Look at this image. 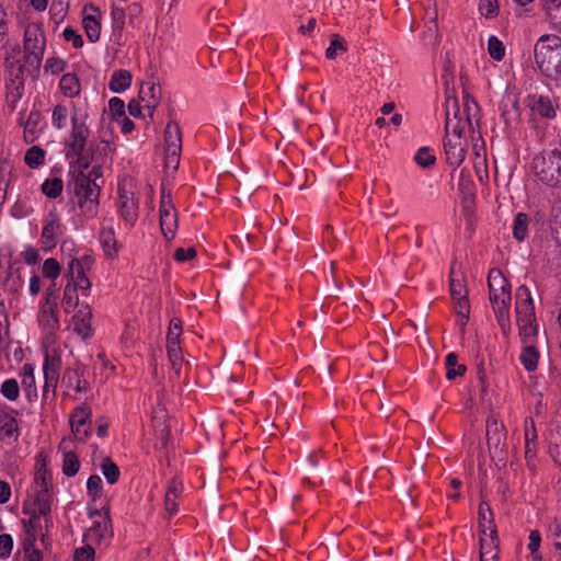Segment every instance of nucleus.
<instances>
[{"mask_svg":"<svg viewBox=\"0 0 561 561\" xmlns=\"http://www.w3.org/2000/svg\"><path fill=\"white\" fill-rule=\"evenodd\" d=\"M478 108V104L465 96V108L461 111L458 100L453 96H447L445 101V129L446 140L444 149L446 154V162L454 170L457 169L465 160L467 153L468 142L462 137L467 127H471V108Z\"/></svg>","mask_w":561,"mask_h":561,"instance_id":"obj_1","label":"nucleus"},{"mask_svg":"<svg viewBox=\"0 0 561 561\" xmlns=\"http://www.w3.org/2000/svg\"><path fill=\"white\" fill-rule=\"evenodd\" d=\"M88 114L79 108L73 110L71 114V131L66 146L68 153L76 158L79 168L87 170L91 162L102 163L107 156L111 145L106 140L90 141V129L87 125Z\"/></svg>","mask_w":561,"mask_h":561,"instance_id":"obj_2","label":"nucleus"},{"mask_svg":"<svg viewBox=\"0 0 561 561\" xmlns=\"http://www.w3.org/2000/svg\"><path fill=\"white\" fill-rule=\"evenodd\" d=\"M534 59L539 72L548 80L561 81V37L541 35L534 45Z\"/></svg>","mask_w":561,"mask_h":561,"instance_id":"obj_3","label":"nucleus"},{"mask_svg":"<svg viewBox=\"0 0 561 561\" xmlns=\"http://www.w3.org/2000/svg\"><path fill=\"white\" fill-rule=\"evenodd\" d=\"M515 313L523 343H531L538 334L535 305L528 286L520 285L515 291Z\"/></svg>","mask_w":561,"mask_h":561,"instance_id":"obj_4","label":"nucleus"},{"mask_svg":"<svg viewBox=\"0 0 561 561\" xmlns=\"http://www.w3.org/2000/svg\"><path fill=\"white\" fill-rule=\"evenodd\" d=\"M75 195L78 198V205L81 213L92 218L98 213L99 197L101 187L98 183H91L84 178V171L81 170L73 182Z\"/></svg>","mask_w":561,"mask_h":561,"instance_id":"obj_5","label":"nucleus"},{"mask_svg":"<svg viewBox=\"0 0 561 561\" xmlns=\"http://www.w3.org/2000/svg\"><path fill=\"white\" fill-rule=\"evenodd\" d=\"M554 149L546 150L534 158L533 168L538 180L546 185H561V165Z\"/></svg>","mask_w":561,"mask_h":561,"instance_id":"obj_6","label":"nucleus"},{"mask_svg":"<svg viewBox=\"0 0 561 561\" xmlns=\"http://www.w3.org/2000/svg\"><path fill=\"white\" fill-rule=\"evenodd\" d=\"M490 302L493 311L511 308L512 295L511 285L499 268H491L488 275Z\"/></svg>","mask_w":561,"mask_h":561,"instance_id":"obj_7","label":"nucleus"},{"mask_svg":"<svg viewBox=\"0 0 561 561\" xmlns=\"http://www.w3.org/2000/svg\"><path fill=\"white\" fill-rule=\"evenodd\" d=\"M46 38L42 28L37 25H28L24 32V53L26 61L38 67L42 62Z\"/></svg>","mask_w":561,"mask_h":561,"instance_id":"obj_8","label":"nucleus"},{"mask_svg":"<svg viewBox=\"0 0 561 561\" xmlns=\"http://www.w3.org/2000/svg\"><path fill=\"white\" fill-rule=\"evenodd\" d=\"M160 228L167 241H171L178 230V211L171 198L170 193L162 191L160 199Z\"/></svg>","mask_w":561,"mask_h":561,"instance_id":"obj_9","label":"nucleus"},{"mask_svg":"<svg viewBox=\"0 0 561 561\" xmlns=\"http://www.w3.org/2000/svg\"><path fill=\"white\" fill-rule=\"evenodd\" d=\"M34 500L32 504H25L24 513L30 515L28 524L36 530L37 527L42 528L37 514H47L51 511L53 496L49 489L33 490Z\"/></svg>","mask_w":561,"mask_h":561,"instance_id":"obj_10","label":"nucleus"},{"mask_svg":"<svg viewBox=\"0 0 561 561\" xmlns=\"http://www.w3.org/2000/svg\"><path fill=\"white\" fill-rule=\"evenodd\" d=\"M527 106L530 108L534 116L546 119L556 118L557 110L559 108L557 100L550 95L538 93L529 94L527 96Z\"/></svg>","mask_w":561,"mask_h":561,"instance_id":"obj_11","label":"nucleus"},{"mask_svg":"<svg viewBox=\"0 0 561 561\" xmlns=\"http://www.w3.org/2000/svg\"><path fill=\"white\" fill-rule=\"evenodd\" d=\"M117 210L124 224L133 228L138 219V201L133 192L118 191Z\"/></svg>","mask_w":561,"mask_h":561,"instance_id":"obj_12","label":"nucleus"},{"mask_svg":"<svg viewBox=\"0 0 561 561\" xmlns=\"http://www.w3.org/2000/svg\"><path fill=\"white\" fill-rule=\"evenodd\" d=\"M92 264V259L89 255H84L81 259H72L68 265L69 282L77 287V290H89L91 283L85 275V268Z\"/></svg>","mask_w":561,"mask_h":561,"instance_id":"obj_13","label":"nucleus"},{"mask_svg":"<svg viewBox=\"0 0 561 561\" xmlns=\"http://www.w3.org/2000/svg\"><path fill=\"white\" fill-rule=\"evenodd\" d=\"M506 433L503 423L495 414H491L486 420V442L488 446L495 451H502L505 445Z\"/></svg>","mask_w":561,"mask_h":561,"instance_id":"obj_14","label":"nucleus"},{"mask_svg":"<svg viewBox=\"0 0 561 561\" xmlns=\"http://www.w3.org/2000/svg\"><path fill=\"white\" fill-rule=\"evenodd\" d=\"M59 369H60V359L56 357H49L48 354L45 356L43 373H44V389L43 397L44 399L48 398L49 391H51L53 397L55 396L58 379H59Z\"/></svg>","mask_w":561,"mask_h":561,"instance_id":"obj_15","label":"nucleus"},{"mask_svg":"<svg viewBox=\"0 0 561 561\" xmlns=\"http://www.w3.org/2000/svg\"><path fill=\"white\" fill-rule=\"evenodd\" d=\"M91 417V410L88 405H80L75 409L70 415L71 430L75 437L84 442L90 435V431L87 426L88 421Z\"/></svg>","mask_w":561,"mask_h":561,"instance_id":"obj_16","label":"nucleus"},{"mask_svg":"<svg viewBox=\"0 0 561 561\" xmlns=\"http://www.w3.org/2000/svg\"><path fill=\"white\" fill-rule=\"evenodd\" d=\"M60 233V220L54 213H49L44 219L41 242L44 250H51L56 247Z\"/></svg>","mask_w":561,"mask_h":561,"instance_id":"obj_17","label":"nucleus"},{"mask_svg":"<svg viewBox=\"0 0 561 561\" xmlns=\"http://www.w3.org/2000/svg\"><path fill=\"white\" fill-rule=\"evenodd\" d=\"M37 321L46 335L54 336L60 328L58 306L39 305Z\"/></svg>","mask_w":561,"mask_h":561,"instance_id":"obj_18","label":"nucleus"},{"mask_svg":"<svg viewBox=\"0 0 561 561\" xmlns=\"http://www.w3.org/2000/svg\"><path fill=\"white\" fill-rule=\"evenodd\" d=\"M92 311L88 304H82L72 317L73 331L82 339H89L93 335L91 325Z\"/></svg>","mask_w":561,"mask_h":561,"instance_id":"obj_19","label":"nucleus"},{"mask_svg":"<svg viewBox=\"0 0 561 561\" xmlns=\"http://www.w3.org/2000/svg\"><path fill=\"white\" fill-rule=\"evenodd\" d=\"M162 89L159 83L145 82L139 90V100L144 104V108L148 110L149 116L152 117L153 111L160 103Z\"/></svg>","mask_w":561,"mask_h":561,"instance_id":"obj_20","label":"nucleus"},{"mask_svg":"<svg viewBox=\"0 0 561 561\" xmlns=\"http://www.w3.org/2000/svg\"><path fill=\"white\" fill-rule=\"evenodd\" d=\"M62 383L67 388H73L77 392H85L89 390V382L84 378V369L80 365L66 369L62 376Z\"/></svg>","mask_w":561,"mask_h":561,"instance_id":"obj_21","label":"nucleus"},{"mask_svg":"<svg viewBox=\"0 0 561 561\" xmlns=\"http://www.w3.org/2000/svg\"><path fill=\"white\" fill-rule=\"evenodd\" d=\"M90 10L93 13H85L83 15L82 24L88 39L95 43L99 41L101 35V23L99 21L100 11L93 5L90 7Z\"/></svg>","mask_w":561,"mask_h":561,"instance_id":"obj_22","label":"nucleus"},{"mask_svg":"<svg viewBox=\"0 0 561 561\" xmlns=\"http://www.w3.org/2000/svg\"><path fill=\"white\" fill-rule=\"evenodd\" d=\"M112 535L111 519L108 512H106L101 522H94L93 526L89 529L87 537L92 541L101 543L108 541Z\"/></svg>","mask_w":561,"mask_h":561,"instance_id":"obj_23","label":"nucleus"},{"mask_svg":"<svg viewBox=\"0 0 561 561\" xmlns=\"http://www.w3.org/2000/svg\"><path fill=\"white\" fill-rule=\"evenodd\" d=\"M0 434L3 439L16 440L19 436L16 420L5 411L0 410Z\"/></svg>","mask_w":561,"mask_h":561,"instance_id":"obj_24","label":"nucleus"},{"mask_svg":"<svg viewBox=\"0 0 561 561\" xmlns=\"http://www.w3.org/2000/svg\"><path fill=\"white\" fill-rule=\"evenodd\" d=\"M131 84V73L128 70L119 69L113 72L108 88L112 92L121 93Z\"/></svg>","mask_w":561,"mask_h":561,"instance_id":"obj_25","label":"nucleus"},{"mask_svg":"<svg viewBox=\"0 0 561 561\" xmlns=\"http://www.w3.org/2000/svg\"><path fill=\"white\" fill-rule=\"evenodd\" d=\"M164 141L167 149L182 150V134L176 123L170 122L164 130Z\"/></svg>","mask_w":561,"mask_h":561,"instance_id":"obj_26","label":"nucleus"},{"mask_svg":"<svg viewBox=\"0 0 561 561\" xmlns=\"http://www.w3.org/2000/svg\"><path fill=\"white\" fill-rule=\"evenodd\" d=\"M550 24L561 31V0H541Z\"/></svg>","mask_w":561,"mask_h":561,"instance_id":"obj_27","label":"nucleus"},{"mask_svg":"<svg viewBox=\"0 0 561 561\" xmlns=\"http://www.w3.org/2000/svg\"><path fill=\"white\" fill-rule=\"evenodd\" d=\"M525 347L522 350L519 359L524 368L528 371H534L537 368L539 353L531 343H525Z\"/></svg>","mask_w":561,"mask_h":561,"instance_id":"obj_28","label":"nucleus"},{"mask_svg":"<svg viewBox=\"0 0 561 561\" xmlns=\"http://www.w3.org/2000/svg\"><path fill=\"white\" fill-rule=\"evenodd\" d=\"M59 87L68 98L77 96L80 93V82L75 73H65L60 78Z\"/></svg>","mask_w":561,"mask_h":561,"instance_id":"obj_29","label":"nucleus"},{"mask_svg":"<svg viewBox=\"0 0 561 561\" xmlns=\"http://www.w3.org/2000/svg\"><path fill=\"white\" fill-rule=\"evenodd\" d=\"M529 217L525 213H518L513 221V237L515 240L522 242L528 236Z\"/></svg>","mask_w":561,"mask_h":561,"instance_id":"obj_30","label":"nucleus"},{"mask_svg":"<svg viewBox=\"0 0 561 561\" xmlns=\"http://www.w3.org/2000/svg\"><path fill=\"white\" fill-rule=\"evenodd\" d=\"M79 305L77 287L72 283H67L64 289L61 306L66 313L72 312Z\"/></svg>","mask_w":561,"mask_h":561,"instance_id":"obj_31","label":"nucleus"},{"mask_svg":"<svg viewBox=\"0 0 561 561\" xmlns=\"http://www.w3.org/2000/svg\"><path fill=\"white\" fill-rule=\"evenodd\" d=\"M549 453L553 461L561 467V423L551 432Z\"/></svg>","mask_w":561,"mask_h":561,"instance_id":"obj_32","label":"nucleus"},{"mask_svg":"<svg viewBox=\"0 0 561 561\" xmlns=\"http://www.w3.org/2000/svg\"><path fill=\"white\" fill-rule=\"evenodd\" d=\"M446 377L454 380L458 376H462L466 371L465 365L458 364V357L455 353H449L445 359Z\"/></svg>","mask_w":561,"mask_h":561,"instance_id":"obj_33","label":"nucleus"},{"mask_svg":"<svg viewBox=\"0 0 561 561\" xmlns=\"http://www.w3.org/2000/svg\"><path fill=\"white\" fill-rule=\"evenodd\" d=\"M100 241L107 256L116 254V240L113 228H103L100 233Z\"/></svg>","mask_w":561,"mask_h":561,"instance_id":"obj_34","label":"nucleus"},{"mask_svg":"<svg viewBox=\"0 0 561 561\" xmlns=\"http://www.w3.org/2000/svg\"><path fill=\"white\" fill-rule=\"evenodd\" d=\"M414 161L423 169H431L436 162V157L428 147H422L416 151Z\"/></svg>","mask_w":561,"mask_h":561,"instance_id":"obj_35","label":"nucleus"},{"mask_svg":"<svg viewBox=\"0 0 561 561\" xmlns=\"http://www.w3.org/2000/svg\"><path fill=\"white\" fill-rule=\"evenodd\" d=\"M167 354L172 369L179 375L183 362L181 344L167 345Z\"/></svg>","mask_w":561,"mask_h":561,"instance_id":"obj_36","label":"nucleus"},{"mask_svg":"<svg viewBox=\"0 0 561 561\" xmlns=\"http://www.w3.org/2000/svg\"><path fill=\"white\" fill-rule=\"evenodd\" d=\"M62 187H64V184H62L61 179H59V178H51V179H47L42 184V192L47 197L56 198V197H58L61 194Z\"/></svg>","mask_w":561,"mask_h":561,"instance_id":"obj_37","label":"nucleus"},{"mask_svg":"<svg viewBox=\"0 0 561 561\" xmlns=\"http://www.w3.org/2000/svg\"><path fill=\"white\" fill-rule=\"evenodd\" d=\"M44 160L45 151L37 146L31 147L24 156V161L30 168L39 167L41 164L44 163Z\"/></svg>","mask_w":561,"mask_h":561,"instance_id":"obj_38","label":"nucleus"},{"mask_svg":"<svg viewBox=\"0 0 561 561\" xmlns=\"http://www.w3.org/2000/svg\"><path fill=\"white\" fill-rule=\"evenodd\" d=\"M80 468V461L75 453L68 451L64 455L62 472L67 477L77 474Z\"/></svg>","mask_w":561,"mask_h":561,"instance_id":"obj_39","label":"nucleus"},{"mask_svg":"<svg viewBox=\"0 0 561 561\" xmlns=\"http://www.w3.org/2000/svg\"><path fill=\"white\" fill-rule=\"evenodd\" d=\"M488 53L496 61H501L505 56V47L495 35H491L488 39Z\"/></svg>","mask_w":561,"mask_h":561,"instance_id":"obj_40","label":"nucleus"},{"mask_svg":"<svg viewBox=\"0 0 561 561\" xmlns=\"http://www.w3.org/2000/svg\"><path fill=\"white\" fill-rule=\"evenodd\" d=\"M101 470L110 484H114L117 482L119 478V469L110 458H105L103 460L101 465Z\"/></svg>","mask_w":561,"mask_h":561,"instance_id":"obj_41","label":"nucleus"},{"mask_svg":"<svg viewBox=\"0 0 561 561\" xmlns=\"http://www.w3.org/2000/svg\"><path fill=\"white\" fill-rule=\"evenodd\" d=\"M38 518H39V523L42 525V528L37 527L36 530H34L30 524L27 523V525L25 524V526L27 527V533L28 534H36L37 531L41 533L42 535V540L45 541L46 539V536L48 535L49 533V529L53 527V518H51V515L50 513H47V514H37Z\"/></svg>","mask_w":561,"mask_h":561,"instance_id":"obj_42","label":"nucleus"},{"mask_svg":"<svg viewBox=\"0 0 561 561\" xmlns=\"http://www.w3.org/2000/svg\"><path fill=\"white\" fill-rule=\"evenodd\" d=\"M68 110L62 104H57L51 114V124L57 129H62L67 125Z\"/></svg>","mask_w":561,"mask_h":561,"instance_id":"obj_43","label":"nucleus"},{"mask_svg":"<svg viewBox=\"0 0 561 561\" xmlns=\"http://www.w3.org/2000/svg\"><path fill=\"white\" fill-rule=\"evenodd\" d=\"M479 527L492 528L495 526L493 519V513L486 502H481L478 511Z\"/></svg>","mask_w":561,"mask_h":561,"instance_id":"obj_44","label":"nucleus"},{"mask_svg":"<svg viewBox=\"0 0 561 561\" xmlns=\"http://www.w3.org/2000/svg\"><path fill=\"white\" fill-rule=\"evenodd\" d=\"M550 538L552 540L556 558L561 561V523L556 520L550 526Z\"/></svg>","mask_w":561,"mask_h":561,"instance_id":"obj_45","label":"nucleus"},{"mask_svg":"<svg viewBox=\"0 0 561 561\" xmlns=\"http://www.w3.org/2000/svg\"><path fill=\"white\" fill-rule=\"evenodd\" d=\"M1 393L4 398H7L8 400L10 401H14L19 398V393H20V388H19V383L15 379L11 378V379H7L2 385H1Z\"/></svg>","mask_w":561,"mask_h":561,"instance_id":"obj_46","label":"nucleus"},{"mask_svg":"<svg viewBox=\"0 0 561 561\" xmlns=\"http://www.w3.org/2000/svg\"><path fill=\"white\" fill-rule=\"evenodd\" d=\"M22 385L27 390V394L31 396L32 392L36 396V387H35V377L34 369L31 365L26 364L23 366V379Z\"/></svg>","mask_w":561,"mask_h":561,"instance_id":"obj_47","label":"nucleus"},{"mask_svg":"<svg viewBox=\"0 0 561 561\" xmlns=\"http://www.w3.org/2000/svg\"><path fill=\"white\" fill-rule=\"evenodd\" d=\"M529 542H528V549L531 553L533 561H540L541 556L539 553L540 542H541V536L538 530H533L529 534Z\"/></svg>","mask_w":561,"mask_h":561,"instance_id":"obj_48","label":"nucleus"},{"mask_svg":"<svg viewBox=\"0 0 561 561\" xmlns=\"http://www.w3.org/2000/svg\"><path fill=\"white\" fill-rule=\"evenodd\" d=\"M111 15L114 31H123L126 19V12L124 8L113 3Z\"/></svg>","mask_w":561,"mask_h":561,"instance_id":"obj_49","label":"nucleus"},{"mask_svg":"<svg viewBox=\"0 0 561 561\" xmlns=\"http://www.w3.org/2000/svg\"><path fill=\"white\" fill-rule=\"evenodd\" d=\"M43 274L45 277L50 278L53 279V282H55V279L60 274V265L58 261L53 257L45 260L43 264Z\"/></svg>","mask_w":561,"mask_h":561,"instance_id":"obj_50","label":"nucleus"},{"mask_svg":"<svg viewBox=\"0 0 561 561\" xmlns=\"http://www.w3.org/2000/svg\"><path fill=\"white\" fill-rule=\"evenodd\" d=\"M456 311L459 317V322L465 325L469 319L470 306L468 296L459 299H455Z\"/></svg>","mask_w":561,"mask_h":561,"instance_id":"obj_51","label":"nucleus"},{"mask_svg":"<svg viewBox=\"0 0 561 561\" xmlns=\"http://www.w3.org/2000/svg\"><path fill=\"white\" fill-rule=\"evenodd\" d=\"M102 486H103V482H102L101 477H99L96 474H92L89 477L88 482H87V489H88V494L93 500L101 496Z\"/></svg>","mask_w":561,"mask_h":561,"instance_id":"obj_52","label":"nucleus"},{"mask_svg":"<svg viewBox=\"0 0 561 561\" xmlns=\"http://www.w3.org/2000/svg\"><path fill=\"white\" fill-rule=\"evenodd\" d=\"M337 50L344 51L346 48L344 46L343 39L339 35L333 34L331 36L330 46L325 50L327 58L334 59L336 57Z\"/></svg>","mask_w":561,"mask_h":561,"instance_id":"obj_53","label":"nucleus"},{"mask_svg":"<svg viewBox=\"0 0 561 561\" xmlns=\"http://www.w3.org/2000/svg\"><path fill=\"white\" fill-rule=\"evenodd\" d=\"M180 156L181 150H173L165 148L164 156V167L167 170H172L173 172L178 170L180 164Z\"/></svg>","mask_w":561,"mask_h":561,"instance_id":"obj_54","label":"nucleus"},{"mask_svg":"<svg viewBox=\"0 0 561 561\" xmlns=\"http://www.w3.org/2000/svg\"><path fill=\"white\" fill-rule=\"evenodd\" d=\"M13 546L14 542L11 535H0V559H8L12 553Z\"/></svg>","mask_w":561,"mask_h":561,"instance_id":"obj_55","label":"nucleus"},{"mask_svg":"<svg viewBox=\"0 0 561 561\" xmlns=\"http://www.w3.org/2000/svg\"><path fill=\"white\" fill-rule=\"evenodd\" d=\"M450 294L454 300L468 296L467 287L461 279L450 278Z\"/></svg>","mask_w":561,"mask_h":561,"instance_id":"obj_56","label":"nucleus"},{"mask_svg":"<svg viewBox=\"0 0 561 561\" xmlns=\"http://www.w3.org/2000/svg\"><path fill=\"white\" fill-rule=\"evenodd\" d=\"M499 325L504 335L511 332L510 309L494 311Z\"/></svg>","mask_w":561,"mask_h":561,"instance_id":"obj_57","label":"nucleus"},{"mask_svg":"<svg viewBox=\"0 0 561 561\" xmlns=\"http://www.w3.org/2000/svg\"><path fill=\"white\" fill-rule=\"evenodd\" d=\"M479 10L485 18H493L497 14L496 0H480Z\"/></svg>","mask_w":561,"mask_h":561,"instance_id":"obj_58","label":"nucleus"},{"mask_svg":"<svg viewBox=\"0 0 561 561\" xmlns=\"http://www.w3.org/2000/svg\"><path fill=\"white\" fill-rule=\"evenodd\" d=\"M57 300H58V295H57L56 284H55V282H53V284L48 288H46L45 295L41 301V305L53 306V307L58 306Z\"/></svg>","mask_w":561,"mask_h":561,"instance_id":"obj_59","label":"nucleus"},{"mask_svg":"<svg viewBox=\"0 0 561 561\" xmlns=\"http://www.w3.org/2000/svg\"><path fill=\"white\" fill-rule=\"evenodd\" d=\"M95 556L94 549L90 545L79 548L75 552V561H93Z\"/></svg>","mask_w":561,"mask_h":561,"instance_id":"obj_60","label":"nucleus"},{"mask_svg":"<svg viewBox=\"0 0 561 561\" xmlns=\"http://www.w3.org/2000/svg\"><path fill=\"white\" fill-rule=\"evenodd\" d=\"M62 35L67 42L72 43L75 48H80L83 46V39H82L81 35L78 34V32L76 30H73L72 27H66L64 30Z\"/></svg>","mask_w":561,"mask_h":561,"instance_id":"obj_61","label":"nucleus"},{"mask_svg":"<svg viewBox=\"0 0 561 561\" xmlns=\"http://www.w3.org/2000/svg\"><path fill=\"white\" fill-rule=\"evenodd\" d=\"M196 255V250L194 248H179L174 252V260L178 262H186L193 259Z\"/></svg>","mask_w":561,"mask_h":561,"instance_id":"obj_62","label":"nucleus"},{"mask_svg":"<svg viewBox=\"0 0 561 561\" xmlns=\"http://www.w3.org/2000/svg\"><path fill=\"white\" fill-rule=\"evenodd\" d=\"M502 117L507 127H511L518 118V108L516 103L513 104V110L510 111L507 108L502 110Z\"/></svg>","mask_w":561,"mask_h":561,"instance_id":"obj_63","label":"nucleus"},{"mask_svg":"<svg viewBox=\"0 0 561 561\" xmlns=\"http://www.w3.org/2000/svg\"><path fill=\"white\" fill-rule=\"evenodd\" d=\"M108 108L113 115L122 116L125 114V103L119 98H112L108 101Z\"/></svg>","mask_w":561,"mask_h":561,"instance_id":"obj_64","label":"nucleus"}]
</instances>
